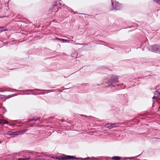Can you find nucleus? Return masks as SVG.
I'll return each instance as SVG.
<instances>
[{"label":"nucleus","instance_id":"f257e3e1","mask_svg":"<svg viewBox=\"0 0 160 160\" xmlns=\"http://www.w3.org/2000/svg\"><path fill=\"white\" fill-rule=\"evenodd\" d=\"M160 48V46L158 45H153L148 47L149 50L150 51L160 52V50L157 49L158 48Z\"/></svg>","mask_w":160,"mask_h":160},{"label":"nucleus","instance_id":"f03ea898","mask_svg":"<svg viewBox=\"0 0 160 160\" xmlns=\"http://www.w3.org/2000/svg\"><path fill=\"white\" fill-rule=\"evenodd\" d=\"M118 81V78L116 77H112L109 80V83H110V84H109V86H114V85Z\"/></svg>","mask_w":160,"mask_h":160},{"label":"nucleus","instance_id":"7ed1b4c3","mask_svg":"<svg viewBox=\"0 0 160 160\" xmlns=\"http://www.w3.org/2000/svg\"><path fill=\"white\" fill-rule=\"evenodd\" d=\"M118 123H108L106 124L104 127L106 128H108L109 129H111L112 128H115L118 127V126L117 125Z\"/></svg>","mask_w":160,"mask_h":160},{"label":"nucleus","instance_id":"20e7f679","mask_svg":"<svg viewBox=\"0 0 160 160\" xmlns=\"http://www.w3.org/2000/svg\"><path fill=\"white\" fill-rule=\"evenodd\" d=\"M27 131V130H24L21 131H18L15 132H12L13 135H18L20 134H22L23 133Z\"/></svg>","mask_w":160,"mask_h":160},{"label":"nucleus","instance_id":"39448f33","mask_svg":"<svg viewBox=\"0 0 160 160\" xmlns=\"http://www.w3.org/2000/svg\"><path fill=\"white\" fill-rule=\"evenodd\" d=\"M155 94V96L153 97V99L156 98H158L160 99V89H159L158 91H156Z\"/></svg>","mask_w":160,"mask_h":160},{"label":"nucleus","instance_id":"423d86ee","mask_svg":"<svg viewBox=\"0 0 160 160\" xmlns=\"http://www.w3.org/2000/svg\"><path fill=\"white\" fill-rule=\"evenodd\" d=\"M112 4L113 5L114 4L115 6V9L116 10H119L120 8L119 3L118 2H112Z\"/></svg>","mask_w":160,"mask_h":160},{"label":"nucleus","instance_id":"0eeeda50","mask_svg":"<svg viewBox=\"0 0 160 160\" xmlns=\"http://www.w3.org/2000/svg\"><path fill=\"white\" fill-rule=\"evenodd\" d=\"M65 160H71L72 159H75L76 158L73 156L69 155H65Z\"/></svg>","mask_w":160,"mask_h":160},{"label":"nucleus","instance_id":"6e6552de","mask_svg":"<svg viewBox=\"0 0 160 160\" xmlns=\"http://www.w3.org/2000/svg\"><path fill=\"white\" fill-rule=\"evenodd\" d=\"M112 159L115 160H119L120 159V158L118 156H115L112 157Z\"/></svg>","mask_w":160,"mask_h":160},{"label":"nucleus","instance_id":"1a4fd4ad","mask_svg":"<svg viewBox=\"0 0 160 160\" xmlns=\"http://www.w3.org/2000/svg\"><path fill=\"white\" fill-rule=\"evenodd\" d=\"M65 158V156L63 157H58L56 158L57 159H59V160H65V158Z\"/></svg>","mask_w":160,"mask_h":160},{"label":"nucleus","instance_id":"9d476101","mask_svg":"<svg viewBox=\"0 0 160 160\" xmlns=\"http://www.w3.org/2000/svg\"><path fill=\"white\" fill-rule=\"evenodd\" d=\"M55 39L57 40L64 41L65 42H66L67 41V40H64L63 39H61L58 38H56Z\"/></svg>","mask_w":160,"mask_h":160},{"label":"nucleus","instance_id":"9b49d317","mask_svg":"<svg viewBox=\"0 0 160 160\" xmlns=\"http://www.w3.org/2000/svg\"><path fill=\"white\" fill-rule=\"evenodd\" d=\"M5 120H1L0 121V123L1 124H4Z\"/></svg>","mask_w":160,"mask_h":160},{"label":"nucleus","instance_id":"f8f14e48","mask_svg":"<svg viewBox=\"0 0 160 160\" xmlns=\"http://www.w3.org/2000/svg\"><path fill=\"white\" fill-rule=\"evenodd\" d=\"M154 1L157 3H160V0H154Z\"/></svg>","mask_w":160,"mask_h":160},{"label":"nucleus","instance_id":"ddd939ff","mask_svg":"<svg viewBox=\"0 0 160 160\" xmlns=\"http://www.w3.org/2000/svg\"><path fill=\"white\" fill-rule=\"evenodd\" d=\"M17 160H25V158H19L17 159Z\"/></svg>","mask_w":160,"mask_h":160},{"label":"nucleus","instance_id":"4468645a","mask_svg":"<svg viewBox=\"0 0 160 160\" xmlns=\"http://www.w3.org/2000/svg\"><path fill=\"white\" fill-rule=\"evenodd\" d=\"M8 122L7 121H6V120H5V122H4V124H8Z\"/></svg>","mask_w":160,"mask_h":160},{"label":"nucleus","instance_id":"2eb2a0df","mask_svg":"<svg viewBox=\"0 0 160 160\" xmlns=\"http://www.w3.org/2000/svg\"><path fill=\"white\" fill-rule=\"evenodd\" d=\"M25 160H28L30 159V158L29 157H28L27 158H25Z\"/></svg>","mask_w":160,"mask_h":160},{"label":"nucleus","instance_id":"dca6fc26","mask_svg":"<svg viewBox=\"0 0 160 160\" xmlns=\"http://www.w3.org/2000/svg\"><path fill=\"white\" fill-rule=\"evenodd\" d=\"M88 159H89V158H84L83 159L84 160H88Z\"/></svg>","mask_w":160,"mask_h":160},{"label":"nucleus","instance_id":"f3484780","mask_svg":"<svg viewBox=\"0 0 160 160\" xmlns=\"http://www.w3.org/2000/svg\"><path fill=\"white\" fill-rule=\"evenodd\" d=\"M9 134L10 135H13V133H12V132H10Z\"/></svg>","mask_w":160,"mask_h":160},{"label":"nucleus","instance_id":"a211bd4d","mask_svg":"<svg viewBox=\"0 0 160 160\" xmlns=\"http://www.w3.org/2000/svg\"><path fill=\"white\" fill-rule=\"evenodd\" d=\"M42 155H38V156L40 157V156H42Z\"/></svg>","mask_w":160,"mask_h":160},{"label":"nucleus","instance_id":"6ab92c4d","mask_svg":"<svg viewBox=\"0 0 160 160\" xmlns=\"http://www.w3.org/2000/svg\"><path fill=\"white\" fill-rule=\"evenodd\" d=\"M33 120H35V121H37V119H33Z\"/></svg>","mask_w":160,"mask_h":160},{"label":"nucleus","instance_id":"aec40b11","mask_svg":"<svg viewBox=\"0 0 160 160\" xmlns=\"http://www.w3.org/2000/svg\"><path fill=\"white\" fill-rule=\"evenodd\" d=\"M157 49H158V50H160V48H158Z\"/></svg>","mask_w":160,"mask_h":160}]
</instances>
